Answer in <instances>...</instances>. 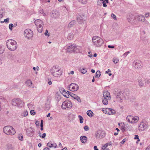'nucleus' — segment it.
<instances>
[{"instance_id": "32", "label": "nucleus", "mask_w": 150, "mask_h": 150, "mask_svg": "<svg viewBox=\"0 0 150 150\" xmlns=\"http://www.w3.org/2000/svg\"><path fill=\"white\" fill-rule=\"evenodd\" d=\"M67 92L69 93V95L74 99H75L76 98H77L78 96L76 95L75 94L72 93L70 91H67Z\"/></svg>"}, {"instance_id": "13", "label": "nucleus", "mask_w": 150, "mask_h": 150, "mask_svg": "<svg viewBox=\"0 0 150 150\" xmlns=\"http://www.w3.org/2000/svg\"><path fill=\"white\" fill-rule=\"evenodd\" d=\"M79 88V86L75 83H72L69 86V90L73 91H77Z\"/></svg>"}, {"instance_id": "63", "label": "nucleus", "mask_w": 150, "mask_h": 150, "mask_svg": "<svg viewBox=\"0 0 150 150\" xmlns=\"http://www.w3.org/2000/svg\"><path fill=\"white\" fill-rule=\"evenodd\" d=\"M126 139H124L122 140V141L120 142V143L122 144H124L126 142Z\"/></svg>"}, {"instance_id": "42", "label": "nucleus", "mask_w": 150, "mask_h": 150, "mask_svg": "<svg viewBox=\"0 0 150 150\" xmlns=\"http://www.w3.org/2000/svg\"><path fill=\"white\" fill-rule=\"evenodd\" d=\"M119 58L116 57H114L112 59L113 62L115 64H117V63L119 62Z\"/></svg>"}, {"instance_id": "10", "label": "nucleus", "mask_w": 150, "mask_h": 150, "mask_svg": "<svg viewBox=\"0 0 150 150\" xmlns=\"http://www.w3.org/2000/svg\"><path fill=\"white\" fill-rule=\"evenodd\" d=\"M105 136V134L104 132L101 130H98L95 133V136L97 139L103 138Z\"/></svg>"}, {"instance_id": "41", "label": "nucleus", "mask_w": 150, "mask_h": 150, "mask_svg": "<svg viewBox=\"0 0 150 150\" xmlns=\"http://www.w3.org/2000/svg\"><path fill=\"white\" fill-rule=\"evenodd\" d=\"M4 51V47L3 46L0 45V53H3Z\"/></svg>"}, {"instance_id": "26", "label": "nucleus", "mask_w": 150, "mask_h": 150, "mask_svg": "<svg viewBox=\"0 0 150 150\" xmlns=\"http://www.w3.org/2000/svg\"><path fill=\"white\" fill-rule=\"evenodd\" d=\"M26 83L27 85L31 88H34V86L32 85V82L30 80H28L26 82Z\"/></svg>"}, {"instance_id": "48", "label": "nucleus", "mask_w": 150, "mask_h": 150, "mask_svg": "<svg viewBox=\"0 0 150 150\" xmlns=\"http://www.w3.org/2000/svg\"><path fill=\"white\" fill-rule=\"evenodd\" d=\"M102 1V3L103 4V6L104 7H107V5L106 4V3H108V2H106V1Z\"/></svg>"}, {"instance_id": "7", "label": "nucleus", "mask_w": 150, "mask_h": 150, "mask_svg": "<svg viewBox=\"0 0 150 150\" xmlns=\"http://www.w3.org/2000/svg\"><path fill=\"white\" fill-rule=\"evenodd\" d=\"M35 23L37 27V30L39 33H41L43 30V23L40 19H37L35 21Z\"/></svg>"}, {"instance_id": "46", "label": "nucleus", "mask_w": 150, "mask_h": 150, "mask_svg": "<svg viewBox=\"0 0 150 150\" xmlns=\"http://www.w3.org/2000/svg\"><path fill=\"white\" fill-rule=\"evenodd\" d=\"M78 117L79 119L80 123H83V119L82 117L80 115H79L78 116Z\"/></svg>"}, {"instance_id": "56", "label": "nucleus", "mask_w": 150, "mask_h": 150, "mask_svg": "<svg viewBox=\"0 0 150 150\" xmlns=\"http://www.w3.org/2000/svg\"><path fill=\"white\" fill-rule=\"evenodd\" d=\"M48 30H46V32L45 33V36H47L48 37L50 36V35L49 33H48Z\"/></svg>"}, {"instance_id": "50", "label": "nucleus", "mask_w": 150, "mask_h": 150, "mask_svg": "<svg viewBox=\"0 0 150 150\" xmlns=\"http://www.w3.org/2000/svg\"><path fill=\"white\" fill-rule=\"evenodd\" d=\"M27 105L28 108L30 109H32V107H33V105L31 103H29L27 104Z\"/></svg>"}, {"instance_id": "14", "label": "nucleus", "mask_w": 150, "mask_h": 150, "mask_svg": "<svg viewBox=\"0 0 150 150\" xmlns=\"http://www.w3.org/2000/svg\"><path fill=\"white\" fill-rule=\"evenodd\" d=\"M35 130L31 127H30L27 129L26 133L27 135L29 137H32L33 136L35 132Z\"/></svg>"}, {"instance_id": "21", "label": "nucleus", "mask_w": 150, "mask_h": 150, "mask_svg": "<svg viewBox=\"0 0 150 150\" xmlns=\"http://www.w3.org/2000/svg\"><path fill=\"white\" fill-rule=\"evenodd\" d=\"M137 20L139 21L142 22L145 20V18L144 16L142 15H138L137 16Z\"/></svg>"}, {"instance_id": "54", "label": "nucleus", "mask_w": 150, "mask_h": 150, "mask_svg": "<svg viewBox=\"0 0 150 150\" xmlns=\"http://www.w3.org/2000/svg\"><path fill=\"white\" fill-rule=\"evenodd\" d=\"M84 129L85 131H88L89 130V127L87 125L85 126L84 127Z\"/></svg>"}, {"instance_id": "23", "label": "nucleus", "mask_w": 150, "mask_h": 150, "mask_svg": "<svg viewBox=\"0 0 150 150\" xmlns=\"http://www.w3.org/2000/svg\"><path fill=\"white\" fill-rule=\"evenodd\" d=\"M8 59L11 60H13L15 59V56L11 53H9L7 56Z\"/></svg>"}, {"instance_id": "40", "label": "nucleus", "mask_w": 150, "mask_h": 150, "mask_svg": "<svg viewBox=\"0 0 150 150\" xmlns=\"http://www.w3.org/2000/svg\"><path fill=\"white\" fill-rule=\"evenodd\" d=\"M73 35L72 33H69L67 36V39L69 40H71L73 38Z\"/></svg>"}, {"instance_id": "9", "label": "nucleus", "mask_w": 150, "mask_h": 150, "mask_svg": "<svg viewBox=\"0 0 150 150\" xmlns=\"http://www.w3.org/2000/svg\"><path fill=\"white\" fill-rule=\"evenodd\" d=\"M72 104L71 102L69 100L64 101L62 105V108L65 109L66 108H71L72 107Z\"/></svg>"}, {"instance_id": "22", "label": "nucleus", "mask_w": 150, "mask_h": 150, "mask_svg": "<svg viewBox=\"0 0 150 150\" xmlns=\"http://www.w3.org/2000/svg\"><path fill=\"white\" fill-rule=\"evenodd\" d=\"M50 102L51 101L50 100H48L47 101L45 104V109L46 110H49L50 107Z\"/></svg>"}, {"instance_id": "17", "label": "nucleus", "mask_w": 150, "mask_h": 150, "mask_svg": "<svg viewBox=\"0 0 150 150\" xmlns=\"http://www.w3.org/2000/svg\"><path fill=\"white\" fill-rule=\"evenodd\" d=\"M75 45L73 44L68 46L67 47V51L69 52L74 51L75 48Z\"/></svg>"}, {"instance_id": "2", "label": "nucleus", "mask_w": 150, "mask_h": 150, "mask_svg": "<svg viewBox=\"0 0 150 150\" xmlns=\"http://www.w3.org/2000/svg\"><path fill=\"white\" fill-rule=\"evenodd\" d=\"M50 72L52 76L56 77H58L62 74L61 69L57 66H53L50 69Z\"/></svg>"}, {"instance_id": "24", "label": "nucleus", "mask_w": 150, "mask_h": 150, "mask_svg": "<svg viewBox=\"0 0 150 150\" xmlns=\"http://www.w3.org/2000/svg\"><path fill=\"white\" fill-rule=\"evenodd\" d=\"M80 140L81 142L83 143H85L87 142V137L85 136H81L80 137Z\"/></svg>"}, {"instance_id": "64", "label": "nucleus", "mask_w": 150, "mask_h": 150, "mask_svg": "<svg viewBox=\"0 0 150 150\" xmlns=\"http://www.w3.org/2000/svg\"><path fill=\"white\" fill-rule=\"evenodd\" d=\"M149 13H146L145 14V17L146 18L148 17L149 16Z\"/></svg>"}, {"instance_id": "62", "label": "nucleus", "mask_w": 150, "mask_h": 150, "mask_svg": "<svg viewBox=\"0 0 150 150\" xmlns=\"http://www.w3.org/2000/svg\"><path fill=\"white\" fill-rule=\"evenodd\" d=\"M46 136V134L45 133H43L42 135L41 136V138H44Z\"/></svg>"}, {"instance_id": "31", "label": "nucleus", "mask_w": 150, "mask_h": 150, "mask_svg": "<svg viewBox=\"0 0 150 150\" xmlns=\"http://www.w3.org/2000/svg\"><path fill=\"white\" fill-rule=\"evenodd\" d=\"M138 80L139 86L140 87L143 86L144 84L143 82L142 79L141 78H139Z\"/></svg>"}, {"instance_id": "25", "label": "nucleus", "mask_w": 150, "mask_h": 150, "mask_svg": "<svg viewBox=\"0 0 150 150\" xmlns=\"http://www.w3.org/2000/svg\"><path fill=\"white\" fill-rule=\"evenodd\" d=\"M133 118V116L131 115L128 116L126 118V120L128 122L131 123L132 122V119Z\"/></svg>"}, {"instance_id": "47", "label": "nucleus", "mask_w": 150, "mask_h": 150, "mask_svg": "<svg viewBox=\"0 0 150 150\" xmlns=\"http://www.w3.org/2000/svg\"><path fill=\"white\" fill-rule=\"evenodd\" d=\"M142 22H143L144 25L146 26L148 25L149 24V22L145 19L144 20V21H143Z\"/></svg>"}, {"instance_id": "61", "label": "nucleus", "mask_w": 150, "mask_h": 150, "mask_svg": "<svg viewBox=\"0 0 150 150\" xmlns=\"http://www.w3.org/2000/svg\"><path fill=\"white\" fill-rule=\"evenodd\" d=\"M9 18H7L6 19H5L4 20V22H5L6 23H8L9 22Z\"/></svg>"}, {"instance_id": "3", "label": "nucleus", "mask_w": 150, "mask_h": 150, "mask_svg": "<svg viewBox=\"0 0 150 150\" xmlns=\"http://www.w3.org/2000/svg\"><path fill=\"white\" fill-rule=\"evenodd\" d=\"M92 40L94 45L97 47L101 46L104 43L103 39L97 36H93L92 38Z\"/></svg>"}, {"instance_id": "4", "label": "nucleus", "mask_w": 150, "mask_h": 150, "mask_svg": "<svg viewBox=\"0 0 150 150\" xmlns=\"http://www.w3.org/2000/svg\"><path fill=\"white\" fill-rule=\"evenodd\" d=\"M4 132L7 135H13L16 133L14 129L11 126H7L3 129Z\"/></svg>"}, {"instance_id": "43", "label": "nucleus", "mask_w": 150, "mask_h": 150, "mask_svg": "<svg viewBox=\"0 0 150 150\" xmlns=\"http://www.w3.org/2000/svg\"><path fill=\"white\" fill-rule=\"evenodd\" d=\"M93 113V112L91 110H88L87 112V115L90 117H91L92 116V113Z\"/></svg>"}, {"instance_id": "28", "label": "nucleus", "mask_w": 150, "mask_h": 150, "mask_svg": "<svg viewBox=\"0 0 150 150\" xmlns=\"http://www.w3.org/2000/svg\"><path fill=\"white\" fill-rule=\"evenodd\" d=\"M139 120V117L137 116H135L133 117L132 119V123H136Z\"/></svg>"}, {"instance_id": "11", "label": "nucleus", "mask_w": 150, "mask_h": 150, "mask_svg": "<svg viewBox=\"0 0 150 150\" xmlns=\"http://www.w3.org/2000/svg\"><path fill=\"white\" fill-rule=\"evenodd\" d=\"M60 16V13L57 11L53 10L51 14V17L53 19H57L59 18Z\"/></svg>"}, {"instance_id": "49", "label": "nucleus", "mask_w": 150, "mask_h": 150, "mask_svg": "<svg viewBox=\"0 0 150 150\" xmlns=\"http://www.w3.org/2000/svg\"><path fill=\"white\" fill-rule=\"evenodd\" d=\"M108 143H106L105 144L104 146H103L102 147V148L103 149H105V148L108 146Z\"/></svg>"}, {"instance_id": "52", "label": "nucleus", "mask_w": 150, "mask_h": 150, "mask_svg": "<svg viewBox=\"0 0 150 150\" xmlns=\"http://www.w3.org/2000/svg\"><path fill=\"white\" fill-rule=\"evenodd\" d=\"M130 52L129 51L123 54V56H124V57H125Z\"/></svg>"}, {"instance_id": "58", "label": "nucleus", "mask_w": 150, "mask_h": 150, "mask_svg": "<svg viewBox=\"0 0 150 150\" xmlns=\"http://www.w3.org/2000/svg\"><path fill=\"white\" fill-rule=\"evenodd\" d=\"M111 16L113 18V19L115 20H116V16L113 13H112L111 14Z\"/></svg>"}, {"instance_id": "16", "label": "nucleus", "mask_w": 150, "mask_h": 150, "mask_svg": "<svg viewBox=\"0 0 150 150\" xmlns=\"http://www.w3.org/2000/svg\"><path fill=\"white\" fill-rule=\"evenodd\" d=\"M6 150H15L14 146L11 143H8L6 145Z\"/></svg>"}, {"instance_id": "60", "label": "nucleus", "mask_w": 150, "mask_h": 150, "mask_svg": "<svg viewBox=\"0 0 150 150\" xmlns=\"http://www.w3.org/2000/svg\"><path fill=\"white\" fill-rule=\"evenodd\" d=\"M57 97V100L58 101L59 100L61 99V97L59 95H57L56 96Z\"/></svg>"}, {"instance_id": "18", "label": "nucleus", "mask_w": 150, "mask_h": 150, "mask_svg": "<svg viewBox=\"0 0 150 150\" xmlns=\"http://www.w3.org/2000/svg\"><path fill=\"white\" fill-rule=\"evenodd\" d=\"M103 98L105 99H110V94L109 92L108 91H106L103 92Z\"/></svg>"}, {"instance_id": "59", "label": "nucleus", "mask_w": 150, "mask_h": 150, "mask_svg": "<svg viewBox=\"0 0 150 150\" xmlns=\"http://www.w3.org/2000/svg\"><path fill=\"white\" fill-rule=\"evenodd\" d=\"M129 20V22H134L135 21H134V19L132 18H131V19H128Z\"/></svg>"}, {"instance_id": "5", "label": "nucleus", "mask_w": 150, "mask_h": 150, "mask_svg": "<svg viewBox=\"0 0 150 150\" xmlns=\"http://www.w3.org/2000/svg\"><path fill=\"white\" fill-rule=\"evenodd\" d=\"M12 105L21 108L24 105V103L21 99L19 98L14 99L12 102Z\"/></svg>"}, {"instance_id": "8", "label": "nucleus", "mask_w": 150, "mask_h": 150, "mask_svg": "<svg viewBox=\"0 0 150 150\" xmlns=\"http://www.w3.org/2000/svg\"><path fill=\"white\" fill-rule=\"evenodd\" d=\"M24 35L25 38L28 39H31L33 35V33L32 30L27 29L25 30L24 32Z\"/></svg>"}, {"instance_id": "55", "label": "nucleus", "mask_w": 150, "mask_h": 150, "mask_svg": "<svg viewBox=\"0 0 150 150\" xmlns=\"http://www.w3.org/2000/svg\"><path fill=\"white\" fill-rule=\"evenodd\" d=\"M75 99H76L79 102L81 103V98L78 96H77V98H75Z\"/></svg>"}, {"instance_id": "35", "label": "nucleus", "mask_w": 150, "mask_h": 150, "mask_svg": "<svg viewBox=\"0 0 150 150\" xmlns=\"http://www.w3.org/2000/svg\"><path fill=\"white\" fill-rule=\"evenodd\" d=\"M109 111L108 113V114H114L115 113V111L114 110L111 108H109Z\"/></svg>"}, {"instance_id": "6", "label": "nucleus", "mask_w": 150, "mask_h": 150, "mask_svg": "<svg viewBox=\"0 0 150 150\" xmlns=\"http://www.w3.org/2000/svg\"><path fill=\"white\" fill-rule=\"evenodd\" d=\"M148 123L146 121L143 120L139 124L138 130L140 132L144 131L148 127Z\"/></svg>"}, {"instance_id": "34", "label": "nucleus", "mask_w": 150, "mask_h": 150, "mask_svg": "<svg viewBox=\"0 0 150 150\" xmlns=\"http://www.w3.org/2000/svg\"><path fill=\"white\" fill-rule=\"evenodd\" d=\"M76 23V21H71L69 24L68 27L70 28L74 25Z\"/></svg>"}, {"instance_id": "36", "label": "nucleus", "mask_w": 150, "mask_h": 150, "mask_svg": "<svg viewBox=\"0 0 150 150\" xmlns=\"http://www.w3.org/2000/svg\"><path fill=\"white\" fill-rule=\"evenodd\" d=\"M109 108H106V109H103L102 111L105 114H108V113L109 111Z\"/></svg>"}, {"instance_id": "39", "label": "nucleus", "mask_w": 150, "mask_h": 150, "mask_svg": "<svg viewBox=\"0 0 150 150\" xmlns=\"http://www.w3.org/2000/svg\"><path fill=\"white\" fill-rule=\"evenodd\" d=\"M62 93L64 97L67 98H68L69 97V93L67 91V92L64 91L63 92H62Z\"/></svg>"}, {"instance_id": "38", "label": "nucleus", "mask_w": 150, "mask_h": 150, "mask_svg": "<svg viewBox=\"0 0 150 150\" xmlns=\"http://www.w3.org/2000/svg\"><path fill=\"white\" fill-rule=\"evenodd\" d=\"M101 75L100 72V71H97L96 73L95 77L96 78H99Z\"/></svg>"}, {"instance_id": "27", "label": "nucleus", "mask_w": 150, "mask_h": 150, "mask_svg": "<svg viewBox=\"0 0 150 150\" xmlns=\"http://www.w3.org/2000/svg\"><path fill=\"white\" fill-rule=\"evenodd\" d=\"M75 50H74V51L76 53H78L80 52L81 49L80 47L77 46L76 45H75Z\"/></svg>"}, {"instance_id": "57", "label": "nucleus", "mask_w": 150, "mask_h": 150, "mask_svg": "<svg viewBox=\"0 0 150 150\" xmlns=\"http://www.w3.org/2000/svg\"><path fill=\"white\" fill-rule=\"evenodd\" d=\"M135 137L134 138V139H138V141H140V140L139 139V136H138V135H135Z\"/></svg>"}, {"instance_id": "1", "label": "nucleus", "mask_w": 150, "mask_h": 150, "mask_svg": "<svg viewBox=\"0 0 150 150\" xmlns=\"http://www.w3.org/2000/svg\"><path fill=\"white\" fill-rule=\"evenodd\" d=\"M6 46L8 49L11 51L15 50L17 47L16 42L12 39H10L7 40Z\"/></svg>"}, {"instance_id": "20", "label": "nucleus", "mask_w": 150, "mask_h": 150, "mask_svg": "<svg viewBox=\"0 0 150 150\" xmlns=\"http://www.w3.org/2000/svg\"><path fill=\"white\" fill-rule=\"evenodd\" d=\"M47 146L50 148L54 147L56 148L57 147V144L56 143L52 142H50L47 143Z\"/></svg>"}, {"instance_id": "53", "label": "nucleus", "mask_w": 150, "mask_h": 150, "mask_svg": "<svg viewBox=\"0 0 150 150\" xmlns=\"http://www.w3.org/2000/svg\"><path fill=\"white\" fill-rule=\"evenodd\" d=\"M30 112L31 115H34L35 114V112L34 110H30Z\"/></svg>"}, {"instance_id": "15", "label": "nucleus", "mask_w": 150, "mask_h": 150, "mask_svg": "<svg viewBox=\"0 0 150 150\" xmlns=\"http://www.w3.org/2000/svg\"><path fill=\"white\" fill-rule=\"evenodd\" d=\"M124 97L123 93L122 92H119L117 93L116 98L118 99V100L121 102L123 98Z\"/></svg>"}, {"instance_id": "37", "label": "nucleus", "mask_w": 150, "mask_h": 150, "mask_svg": "<svg viewBox=\"0 0 150 150\" xmlns=\"http://www.w3.org/2000/svg\"><path fill=\"white\" fill-rule=\"evenodd\" d=\"M77 1L81 4H85L87 3L88 0H77Z\"/></svg>"}, {"instance_id": "19", "label": "nucleus", "mask_w": 150, "mask_h": 150, "mask_svg": "<svg viewBox=\"0 0 150 150\" xmlns=\"http://www.w3.org/2000/svg\"><path fill=\"white\" fill-rule=\"evenodd\" d=\"M77 21L80 24L83 23L85 20L84 18H83L81 16H78L77 18Z\"/></svg>"}, {"instance_id": "51", "label": "nucleus", "mask_w": 150, "mask_h": 150, "mask_svg": "<svg viewBox=\"0 0 150 150\" xmlns=\"http://www.w3.org/2000/svg\"><path fill=\"white\" fill-rule=\"evenodd\" d=\"M13 26V25L12 23H11L9 24V29L11 30H12V28Z\"/></svg>"}, {"instance_id": "45", "label": "nucleus", "mask_w": 150, "mask_h": 150, "mask_svg": "<svg viewBox=\"0 0 150 150\" xmlns=\"http://www.w3.org/2000/svg\"><path fill=\"white\" fill-rule=\"evenodd\" d=\"M18 137L19 140L21 141H23V135L22 134H20L18 135Z\"/></svg>"}, {"instance_id": "30", "label": "nucleus", "mask_w": 150, "mask_h": 150, "mask_svg": "<svg viewBox=\"0 0 150 150\" xmlns=\"http://www.w3.org/2000/svg\"><path fill=\"white\" fill-rule=\"evenodd\" d=\"M79 70L83 74H85L87 71V69L83 67L80 68Z\"/></svg>"}, {"instance_id": "33", "label": "nucleus", "mask_w": 150, "mask_h": 150, "mask_svg": "<svg viewBox=\"0 0 150 150\" xmlns=\"http://www.w3.org/2000/svg\"><path fill=\"white\" fill-rule=\"evenodd\" d=\"M110 99L107 98L105 99L104 98L102 99V102L103 103L104 105H107L108 103V100H109Z\"/></svg>"}, {"instance_id": "29", "label": "nucleus", "mask_w": 150, "mask_h": 150, "mask_svg": "<svg viewBox=\"0 0 150 150\" xmlns=\"http://www.w3.org/2000/svg\"><path fill=\"white\" fill-rule=\"evenodd\" d=\"M28 112L26 110H25L22 112L21 115L23 117H26L28 115Z\"/></svg>"}, {"instance_id": "44", "label": "nucleus", "mask_w": 150, "mask_h": 150, "mask_svg": "<svg viewBox=\"0 0 150 150\" xmlns=\"http://www.w3.org/2000/svg\"><path fill=\"white\" fill-rule=\"evenodd\" d=\"M68 117L69 118L73 120L75 118V115L73 114H70Z\"/></svg>"}, {"instance_id": "12", "label": "nucleus", "mask_w": 150, "mask_h": 150, "mask_svg": "<svg viewBox=\"0 0 150 150\" xmlns=\"http://www.w3.org/2000/svg\"><path fill=\"white\" fill-rule=\"evenodd\" d=\"M141 62L138 60L134 61L132 64V65L135 69H139L140 68L142 67Z\"/></svg>"}]
</instances>
